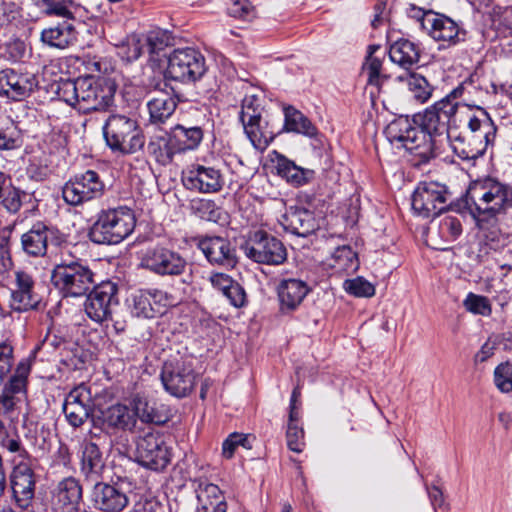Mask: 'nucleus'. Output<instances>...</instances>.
Returning <instances> with one entry per match:
<instances>
[{"mask_svg":"<svg viewBox=\"0 0 512 512\" xmlns=\"http://www.w3.org/2000/svg\"><path fill=\"white\" fill-rule=\"evenodd\" d=\"M41 40L50 47L66 49L77 41V31L71 21L64 20L44 29L41 32Z\"/></svg>","mask_w":512,"mask_h":512,"instance_id":"obj_35","label":"nucleus"},{"mask_svg":"<svg viewBox=\"0 0 512 512\" xmlns=\"http://www.w3.org/2000/svg\"><path fill=\"white\" fill-rule=\"evenodd\" d=\"M197 498L196 512H226L227 503L222 491L206 479L194 480Z\"/></svg>","mask_w":512,"mask_h":512,"instance_id":"obj_29","label":"nucleus"},{"mask_svg":"<svg viewBox=\"0 0 512 512\" xmlns=\"http://www.w3.org/2000/svg\"><path fill=\"white\" fill-rule=\"evenodd\" d=\"M243 129L252 146L259 151L266 150L277 135L269 115L261 117L260 121L248 122Z\"/></svg>","mask_w":512,"mask_h":512,"instance_id":"obj_34","label":"nucleus"},{"mask_svg":"<svg viewBox=\"0 0 512 512\" xmlns=\"http://www.w3.org/2000/svg\"><path fill=\"white\" fill-rule=\"evenodd\" d=\"M71 404H79L92 409V395L90 388L85 384L74 387L66 396L65 401Z\"/></svg>","mask_w":512,"mask_h":512,"instance_id":"obj_59","label":"nucleus"},{"mask_svg":"<svg viewBox=\"0 0 512 512\" xmlns=\"http://www.w3.org/2000/svg\"><path fill=\"white\" fill-rule=\"evenodd\" d=\"M227 300L236 308H240L246 303V293L244 288L238 283L234 282L232 286L224 294Z\"/></svg>","mask_w":512,"mask_h":512,"instance_id":"obj_63","label":"nucleus"},{"mask_svg":"<svg viewBox=\"0 0 512 512\" xmlns=\"http://www.w3.org/2000/svg\"><path fill=\"white\" fill-rule=\"evenodd\" d=\"M309 292L310 287L301 279H282L277 286L280 311L283 313L295 311Z\"/></svg>","mask_w":512,"mask_h":512,"instance_id":"obj_30","label":"nucleus"},{"mask_svg":"<svg viewBox=\"0 0 512 512\" xmlns=\"http://www.w3.org/2000/svg\"><path fill=\"white\" fill-rule=\"evenodd\" d=\"M80 77L75 80H67L60 84L59 95L70 106L79 110L80 104Z\"/></svg>","mask_w":512,"mask_h":512,"instance_id":"obj_57","label":"nucleus"},{"mask_svg":"<svg viewBox=\"0 0 512 512\" xmlns=\"http://www.w3.org/2000/svg\"><path fill=\"white\" fill-rule=\"evenodd\" d=\"M494 384L502 393L512 392V364L510 362L500 363L494 369Z\"/></svg>","mask_w":512,"mask_h":512,"instance_id":"obj_56","label":"nucleus"},{"mask_svg":"<svg viewBox=\"0 0 512 512\" xmlns=\"http://www.w3.org/2000/svg\"><path fill=\"white\" fill-rule=\"evenodd\" d=\"M150 86L154 88L158 95L152 97L148 103L150 121L153 124H163L174 113L177 103L173 97L166 91L168 83L164 79L151 82Z\"/></svg>","mask_w":512,"mask_h":512,"instance_id":"obj_28","label":"nucleus"},{"mask_svg":"<svg viewBox=\"0 0 512 512\" xmlns=\"http://www.w3.org/2000/svg\"><path fill=\"white\" fill-rule=\"evenodd\" d=\"M118 56L128 63L138 60L146 53L144 34L131 33L115 44Z\"/></svg>","mask_w":512,"mask_h":512,"instance_id":"obj_41","label":"nucleus"},{"mask_svg":"<svg viewBox=\"0 0 512 512\" xmlns=\"http://www.w3.org/2000/svg\"><path fill=\"white\" fill-rule=\"evenodd\" d=\"M38 79L31 72H22L12 68L0 71V96L14 101L29 97L38 87Z\"/></svg>","mask_w":512,"mask_h":512,"instance_id":"obj_20","label":"nucleus"},{"mask_svg":"<svg viewBox=\"0 0 512 512\" xmlns=\"http://www.w3.org/2000/svg\"><path fill=\"white\" fill-rule=\"evenodd\" d=\"M31 358L22 359L16 366L14 374L11 376L7 384L16 392L25 393L27 378L31 371Z\"/></svg>","mask_w":512,"mask_h":512,"instance_id":"obj_50","label":"nucleus"},{"mask_svg":"<svg viewBox=\"0 0 512 512\" xmlns=\"http://www.w3.org/2000/svg\"><path fill=\"white\" fill-rule=\"evenodd\" d=\"M273 154L275 158L272 161L275 163L277 174L290 185L299 187L313 179V170L304 169L296 165L292 160L277 151H273Z\"/></svg>","mask_w":512,"mask_h":512,"instance_id":"obj_33","label":"nucleus"},{"mask_svg":"<svg viewBox=\"0 0 512 512\" xmlns=\"http://www.w3.org/2000/svg\"><path fill=\"white\" fill-rule=\"evenodd\" d=\"M171 35L164 30H152L144 34L145 50L148 60L155 66H159L162 58H167V48L171 45Z\"/></svg>","mask_w":512,"mask_h":512,"instance_id":"obj_37","label":"nucleus"},{"mask_svg":"<svg viewBox=\"0 0 512 512\" xmlns=\"http://www.w3.org/2000/svg\"><path fill=\"white\" fill-rule=\"evenodd\" d=\"M203 130L200 126H185L178 124L172 128L171 137L180 153L195 150L203 140Z\"/></svg>","mask_w":512,"mask_h":512,"instance_id":"obj_38","label":"nucleus"},{"mask_svg":"<svg viewBox=\"0 0 512 512\" xmlns=\"http://www.w3.org/2000/svg\"><path fill=\"white\" fill-rule=\"evenodd\" d=\"M196 374L190 366L184 364H165L161 381L165 390L177 398L187 396L195 385Z\"/></svg>","mask_w":512,"mask_h":512,"instance_id":"obj_22","label":"nucleus"},{"mask_svg":"<svg viewBox=\"0 0 512 512\" xmlns=\"http://www.w3.org/2000/svg\"><path fill=\"white\" fill-rule=\"evenodd\" d=\"M192 214L202 220L218 223L222 219L223 210L210 199L196 198L190 201Z\"/></svg>","mask_w":512,"mask_h":512,"instance_id":"obj_45","label":"nucleus"},{"mask_svg":"<svg viewBox=\"0 0 512 512\" xmlns=\"http://www.w3.org/2000/svg\"><path fill=\"white\" fill-rule=\"evenodd\" d=\"M284 117V131L303 134L308 137H313L317 134V129L312 122L294 107H285Z\"/></svg>","mask_w":512,"mask_h":512,"instance_id":"obj_39","label":"nucleus"},{"mask_svg":"<svg viewBox=\"0 0 512 512\" xmlns=\"http://www.w3.org/2000/svg\"><path fill=\"white\" fill-rule=\"evenodd\" d=\"M20 147V138L13 128H0V150L9 151Z\"/></svg>","mask_w":512,"mask_h":512,"instance_id":"obj_62","label":"nucleus"},{"mask_svg":"<svg viewBox=\"0 0 512 512\" xmlns=\"http://www.w3.org/2000/svg\"><path fill=\"white\" fill-rule=\"evenodd\" d=\"M378 48L379 47L376 45L368 46V55L362 69L367 75L368 84L380 88L384 81L387 80L388 76L382 73V60L374 56V53Z\"/></svg>","mask_w":512,"mask_h":512,"instance_id":"obj_43","label":"nucleus"},{"mask_svg":"<svg viewBox=\"0 0 512 512\" xmlns=\"http://www.w3.org/2000/svg\"><path fill=\"white\" fill-rule=\"evenodd\" d=\"M281 224L287 232L299 237H307L319 228L314 213L300 206L289 207L282 217Z\"/></svg>","mask_w":512,"mask_h":512,"instance_id":"obj_27","label":"nucleus"},{"mask_svg":"<svg viewBox=\"0 0 512 512\" xmlns=\"http://www.w3.org/2000/svg\"><path fill=\"white\" fill-rule=\"evenodd\" d=\"M420 54V46L404 38L395 41L389 48L390 60L406 70L419 62Z\"/></svg>","mask_w":512,"mask_h":512,"instance_id":"obj_36","label":"nucleus"},{"mask_svg":"<svg viewBox=\"0 0 512 512\" xmlns=\"http://www.w3.org/2000/svg\"><path fill=\"white\" fill-rule=\"evenodd\" d=\"M407 85L413 98L419 103L427 102L432 96L433 86L418 73H411L407 77Z\"/></svg>","mask_w":512,"mask_h":512,"instance_id":"obj_48","label":"nucleus"},{"mask_svg":"<svg viewBox=\"0 0 512 512\" xmlns=\"http://www.w3.org/2000/svg\"><path fill=\"white\" fill-rule=\"evenodd\" d=\"M51 282L64 297H81L94 285V273L81 259L62 255L52 270Z\"/></svg>","mask_w":512,"mask_h":512,"instance_id":"obj_4","label":"nucleus"},{"mask_svg":"<svg viewBox=\"0 0 512 512\" xmlns=\"http://www.w3.org/2000/svg\"><path fill=\"white\" fill-rule=\"evenodd\" d=\"M385 134L392 144L403 147L418 157L419 164L431 159L430 137L419 124L407 116H400L391 121L385 129Z\"/></svg>","mask_w":512,"mask_h":512,"instance_id":"obj_5","label":"nucleus"},{"mask_svg":"<svg viewBox=\"0 0 512 512\" xmlns=\"http://www.w3.org/2000/svg\"><path fill=\"white\" fill-rule=\"evenodd\" d=\"M251 7L248 0H233L228 8V13L234 18H246L250 14Z\"/></svg>","mask_w":512,"mask_h":512,"instance_id":"obj_64","label":"nucleus"},{"mask_svg":"<svg viewBox=\"0 0 512 512\" xmlns=\"http://www.w3.org/2000/svg\"><path fill=\"white\" fill-rule=\"evenodd\" d=\"M464 201L477 222L489 223L512 210V186L496 177H480L470 182Z\"/></svg>","mask_w":512,"mask_h":512,"instance_id":"obj_2","label":"nucleus"},{"mask_svg":"<svg viewBox=\"0 0 512 512\" xmlns=\"http://www.w3.org/2000/svg\"><path fill=\"white\" fill-rule=\"evenodd\" d=\"M447 189L437 182L420 183L412 195V208L424 218L440 214L447 202Z\"/></svg>","mask_w":512,"mask_h":512,"instance_id":"obj_15","label":"nucleus"},{"mask_svg":"<svg viewBox=\"0 0 512 512\" xmlns=\"http://www.w3.org/2000/svg\"><path fill=\"white\" fill-rule=\"evenodd\" d=\"M206 71V59L198 49L177 48L168 55L165 78L190 84L200 80Z\"/></svg>","mask_w":512,"mask_h":512,"instance_id":"obj_8","label":"nucleus"},{"mask_svg":"<svg viewBox=\"0 0 512 512\" xmlns=\"http://www.w3.org/2000/svg\"><path fill=\"white\" fill-rule=\"evenodd\" d=\"M459 97H461V88L453 89L443 99L427 108L422 116L419 127L430 137L431 158L434 157V138L444 134L449 138V131L455 127L453 122L459 108V103L455 100Z\"/></svg>","mask_w":512,"mask_h":512,"instance_id":"obj_7","label":"nucleus"},{"mask_svg":"<svg viewBox=\"0 0 512 512\" xmlns=\"http://www.w3.org/2000/svg\"><path fill=\"white\" fill-rule=\"evenodd\" d=\"M117 292L116 284L110 281L94 286L84 305L87 316L97 323L112 319V314L119 304Z\"/></svg>","mask_w":512,"mask_h":512,"instance_id":"obj_13","label":"nucleus"},{"mask_svg":"<svg viewBox=\"0 0 512 512\" xmlns=\"http://www.w3.org/2000/svg\"><path fill=\"white\" fill-rule=\"evenodd\" d=\"M197 246L213 265L232 268L237 263L235 249L225 238L219 236L205 237L199 240Z\"/></svg>","mask_w":512,"mask_h":512,"instance_id":"obj_26","label":"nucleus"},{"mask_svg":"<svg viewBox=\"0 0 512 512\" xmlns=\"http://www.w3.org/2000/svg\"><path fill=\"white\" fill-rule=\"evenodd\" d=\"M245 255L259 264L280 265L287 259L284 244L265 231H256L250 242L242 246Z\"/></svg>","mask_w":512,"mask_h":512,"instance_id":"obj_11","label":"nucleus"},{"mask_svg":"<svg viewBox=\"0 0 512 512\" xmlns=\"http://www.w3.org/2000/svg\"><path fill=\"white\" fill-rule=\"evenodd\" d=\"M439 235L445 241H454L462 233V223L459 217L446 215L439 222Z\"/></svg>","mask_w":512,"mask_h":512,"instance_id":"obj_53","label":"nucleus"},{"mask_svg":"<svg viewBox=\"0 0 512 512\" xmlns=\"http://www.w3.org/2000/svg\"><path fill=\"white\" fill-rule=\"evenodd\" d=\"M116 92L115 84L105 78L94 76L80 77L79 111H104L112 106Z\"/></svg>","mask_w":512,"mask_h":512,"instance_id":"obj_9","label":"nucleus"},{"mask_svg":"<svg viewBox=\"0 0 512 512\" xmlns=\"http://www.w3.org/2000/svg\"><path fill=\"white\" fill-rule=\"evenodd\" d=\"M90 500L101 512H122L129 504V497L120 485L99 480L94 482Z\"/></svg>","mask_w":512,"mask_h":512,"instance_id":"obj_21","label":"nucleus"},{"mask_svg":"<svg viewBox=\"0 0 512 512\" xmlns=\"http://www.w3.org/2000/svg\"><path fill=\"white\" fill-rule=\"evenodd\" d=\"M136 461L153 471H162L171 462V451L160 433L148 432L136 441Z\"/></svg>","mask_w":512,"mask_h":512,"instance_id":"obj_12","label":"nucleus"},{"mask_svg":"<svg viewBox=\"0 0 512 512\" xmlns=\"http://www.w3.org/2000/svg\"><path fill=\"white\" fill-rule=\"evenodd\" d=\"M238 446L250 448V446L248 445L247 436L244 434H241V433L230 434L229 437L223 442V445H222L223 456L227 459L231 458L234 455L235 449Z\"/></svg>","mask_w":512,"mask_h":512,"instance_id":"obj_61","label":"nucleus"},{"mask_svg":"<svg viewBox=\"0 0 512 512\" xmlns=\"http://www.w3.org/2000/svg\"><path fill=\"white\" fill-rule=\"evenodd\" d=\"M344 290L355 297H372L375 294V287L363 277L347 279L343 284Z\"/></svg>","mask_w":512,"mask_h":512,"instance_id":"obj_52","label":"nucleus"},{"mask_svg":"<svg viewBox=\"0 0 512 512\" xmlns=\"http://www.w3.org/2000/svg\"><path fill=\"white\" fill-rule=\"evenodd\" d=\"M300 417L296 416L291 420V415L288 416L286 440L288 448L296 453H301L305 446L304 430L300 426Z\"/></svg>","mask_w":512,"mask_h":512,"instance_id":"obj_49","label":"nucleus"},{"mask_svg":"<svg viewBox=\"0 0 512 512\" xmlns=\"http://www.w3.org/2000/svg\"><path fill=\"white\" fill-rule=\"evenodd\" d=\"M80 471L87 481L96 482L105 469V461L100 448L94 442H84L81 446Z\"/></svg>","mask_w":512,"mask_h":512,"instance_id":"obj_32","label":"nucleus"},{"mask_svg":"<svg viewBox=\"0 0 512 512\" xmlns=\"http://www.w3.org/2000/svg\"><path fill=\"white\" fill-rule=\"evenodd\" d=\"M135 225V215L130 208L119 206L103 209L90 227L88 237L95 244H119L134 231Z\"/></svg>","mask_w":512,"mask_h":512,"instance_id":"obj_3","label":"nucleus"},{"mask_svg":"<svg viewBox=\"0 0 512 512\" xmlns=\"http://www.w3.org/2000/svg\"><path fill=\"white\" fill-rule=\"evenodd\" d=\"M148 151L161 165L170 164L174 155L180 153L171 136L151 141L148 144Z\"/></svg>","mask_w":512,"mask_h":512,"instance_id":"obj_44","label":"nucleus"},{"mask_svg":"<svg viewBox=\"0 0 512 512\" xmlns=\"http://www.w3.org/2000/svg\"><path fill=\"white\" fill-rule=\"evenodd\" d=\"M461 112L463 127L451 128L449 141L452 151L462 160L482 157L496 139L497 126L487 110L481 106L465 104Z\"/></svg>","mask_w":512,"mask_h":512,"instance_id":"obj_1","label":"nucleus"},{"mask_svg":"<svg viewBox=\"0 0 512 512\" xmlns=\"http://www.w3.org/2000/svg\"><path fill=\"white\" fill-rule=\"evenodd\" d=\"M26 196L25 192L10 185L7 186L1 203L8 212L15 214L22 206V197Z\"/></svg>","mask_w":512,"mask_h":512,"instance_id":"obj_58","label":"nucleus"},{"mask_svg":"<svg viewBox=\"0 0 512 512\" xmlns=\"http://www.w3.org/2000/svg\"><path fill=\"white\" fill-rule=\"evenodd\" d=\"M328 265L337 273H353L359 268V260L350 246L343 245L333 251Z\"/></svg>","mask_w":512,"mask_h":512,"instance_id":"obj_40","label":"nucleus"},{"mask_svg":"<svg viewBox=\"0 0 512 512\" xmlns=\"http://www.w3.org/2000/svg\"><path fill=\"white\" fill-rule=\"evenodd\" d=\"M11 488L17 505L22 509L27 508L35 492L34 472L28 462L21 460L15 465L11 474Z\"/></svg>","mask_w":512,"mask_h":512,"instance_id":"obj_25","label":"nucleus"},{"mask_svg":"<svg viewBox=\"0 0 512 512\" xmlns=\"http://www.w3.org/2000/svg\"><path fill=\"white\" fill-rule=\"evenodd\" d=\"M36 280L32 273L17 269L10 282V307L15 312L35 310L40 304V296L35 290Z\"/></svg>","mask_w":512,"mask_h":512,"instance_id":"obj_14","label":"nucleus"},{"mask_svg":"<svg viewBox=\"0 0 512 512\" xmlns=\"http://www.w3.org/2000/svg\"><path fill=\"white\" fill-rule=\"evenodd\" d=\"M64 242V235L59 230L49 227L41 221L36 222L32 227L22 234L21 246L23 251L32 257L45 256L48 243L60 246Z\"/></svg>","mask_w":512,"mask_h":512,"instance_id":"obj_19","label":"nucleus"},{"mask_svg":"<svg viewBox=\"0 0 512 512\" xmlns=\"http://www.w3.org/2000/svg\"><path fill=\"white\" fill-rule=\"evenodd\" d=\"M171 305V296L162 290H138L131 294L128 306L137 318L153 319L165 313Z\"/></svg>","mask_w":512,"mask_h":512,"instance_id":"obj_17","label":"nucleus"},{"mask_svg":"<svg viewBox=\"0 0 512 512\" xmlns=\"http://www.w3.org/2000/svg\"><path fill=\"white\" fill-rule=\"evenodd\" d=\"M92 423L106 433L131 431L136 425V413L127 405L116 403L97 409L92 414Z\"/></svg>","mask_w":512,"mask_h":512,"instance_id":"obj_16","label":"nucleus"},{"mask_svg":"<svg viewBox=\"0 0 512 512\" xmlns=\"http://www.w3.org/2000/svg\"><path fill=\"white\" fill-rule=\"evenodd\" d=\"M105 184L94 170H87L71 177L62 188L64 201L71 206H79L85 202L100 198Z\"/></svg>","mask_w":512,"mask_h":512,"instance_id":"obj_10","label":"nucleus"},{"mask_svg":"<svg viewBox=\"0 0 512 512\" xmlns=\"http://www.w3.org/2000/svg\"><path fill=\"white\" fill-rule=\"evenodd\" d=\"M426 19L428 34L436 41L447 42L449 45H455L464 40L465 32L461 31L458 24L451 18L439 14H429Z\"/></svg>","mask_w":512,"mask_h":512,"instance_id":"obj_31","label":"nucleus"},{"mask_svg":"<svg viewBox=\"0 0 512 512\" xmlns=\"http://www.w3.org/2000/svg\"><path fill=\"white\" fill-rule=\"evenodd\" d=\"M63 412L68 423L74 428L82 426L90 416L92 417L93 414L91 408H87L86 406H82L77 403L71 404L67 402H64L63 404Z\"/></svg>","mask_w":512,"mask_h":512,"instance_id":"obj_51","label":"nucleus"},{"mask_svg":"<svg viewBox=\"0 0 512 512\" xmlns=\"http://www.w3.org/2000/svg\"><path fill=\"white\" fill-rule=\"evenodd\" d=\"M268 115L262 106L261 99L256 95H247L243 98L241 103V111L239 119L242 126L252 121H260L261 117Z\"/></svg>","mask_w":512,"mask_h":512,"instance_id":"obj_46","label":"nucleus"},{"mask_svg":"<svg viewBox=\"0 0 512 512\" xmlns=\"http://www.w3.org/2000/svg\"><path fill=\"white\" fill-rule=\"evenodd\" d=\"M24 393L16 392L11 387L4 385L0 394V416L7 419L8 422L17 420L20 414L21 395Z\"/></svg>","mask_w":512,"mask_h":512,"instance_id":"obj_42","label":"nucleus"},{"mask_svg":"<svg viewBox=\"0 0 512 512\" xmlns=\"http://www.w3.org/2000/svg\"><path fill=\"white\" fill-rule=\"evenodd\" d=\"M182 182L188 190L199 193H216L224 185L220 170L203 165H196L184 173Z\"/></svg>","mask_w":512,"mask_h":512,"instance_id":"obj_23","label":"nucleus"},{"mask_svg":"<svg viewBox=\"0 0 512 512\" xmlns=\"http://www.w3.org/2000/svg\"><path fill=\"white\" fill-rule=\"evenodd\" d=\"M142 266L160 276H178L185 272L188 263L178 252L156 246L146 251Z\"/></svg>","mask_w":512,"mask_h":512,"instance_id":"obj_18","label":"nucleus"},{"mask_svg":"<svg viewBox=\"0 0 512 512\" xmlns=\"http://www.w3.org/2000/svg\"><path fill=\"white\" fill-rule=\"evenodd\" d=\"M13 347L6 342L0 343V386L13 366Z\"/></svg>","mask_w":512,"mask_h":512,"instance_id":"obj_60","label":"nucleus"},{"mask_svg":"<svg viewBox=\"0 0 512 512\" xmlns=\"http://www.w3.org/2000/svg\"><path fill=\"white\" fill-rule=\"evenodd\" d=\"M41 9L50 16L62 17L71 21L74 18V10L77 5L74 0H41Z\"/></svg>","mask_w":512,"mask_h":512,"instance_id":"obj_47","label":"nucleus"},{"mask_svg":"<svg viewBox=\"0 0 512 512\" xmlns=\"http://www.w3.org/2000/svg\"><path fill=\"white\" fill-rule=\"evenodd\" d=\"M465 309L473 314L490 316L492 313V306L487 297L469 293L463 301Z\"/></svg>","mask_w":512,"mask_h":512,"instance_id":"obj_55","label":"nucleus"},{"mask_svg":"<svg viewBox=\"0 0 512 512\" xmlns=\"http://www.w3.org/2000/svg\"><path fill=\"white\" fill-rule=\"evenodd\" d=\"M83 489L79 480L66 477L58 482L52 491L53 512H80Z\"/></svg>","mask_w":512,"mask_h":512,"instance_id":"obj_24","label":"nucleus"},{"mask_svg":"<svg viewBox=\"0 0 512 512\" xmlns=\"http://www.w3.org/2000/svg\"><path fill=\"white\" fill-rule=\"evenodd\" d=\"M136 419L139 418L144 423L162 424L166 421V416L162 415L157 409L146 401L138 400L135 402Z\"/></svg>","mask_w":512,"mask_h":512,"instance_id":"obj_54","label":"nucleus"},{"mask_svg":"<svg viewBox=\"0 0 512 512\" xmlns=\"http://www.w3.org/2000/svg\"><path fill=\"white\" fill-rule=\"evenodd\" d=\"M103 135L109 148L122 154H133L145 143L137 121L126 115H110L103 126Z\"/></svg>","mask_w":512,"mask_h":512,"instance_id":"obj_6","label":"nucleus"}]
</instances>
